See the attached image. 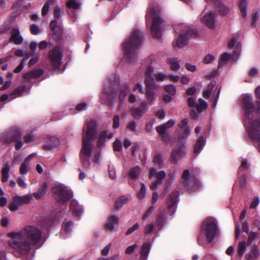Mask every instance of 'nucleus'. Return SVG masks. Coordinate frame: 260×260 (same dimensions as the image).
I'll list each match as a JSON object with an SVG mask.
<instances>
[{
	"label": "nucleus",
	"mask_w": 260,
	"mask_h": 260,
	"mask_svg": "<svg viewBox=\"0 0 260 260\" xmlns=\"http://www.w3.org/2000/svg\"><path fill=\"white\" fill-rule=\"evenodd\" d=\"M42 234L38 227L27 225L20 231L8 234L11 238L9 245L21 255H33L34 252L32 246L40 242Z\"/></svg>",
	"instance_id": "f257e3e1"
},
{
	"label": "nucleus",
	"mask_w": 260,
	"mask_h": 260,
	"mask_svg": "<svg viewBox=\"0 0 260 260\" xmlns=\"http://www.w3.org/2000/svg\"><path fill=\"white\" fill-rule=\"evenodd\" d=\"M97 122L92 120H87L83 128L82 147L80 153L82 164L85 168L94 167L100 159V153L93 152V144L91 141L97 135Z\"/></svg>",
	"instance_id": "f03ea898"
},
{
	"label": "nucleus",
	"mask_w": 260,
	"mask_h": 260,
	"mask_svg": "<svg viewBox=\"0 0 260 260\" xmlns=\"http://www.w3.org/2000/svg\"><path fill=\"white\" fill-rule=\"evenodd\" d=\"M161 10L158 7L151 6L147 9L145 18L147 24L152 22L150 28L153 38L159 39L166 27V22L160 16Z\"/></svg>",
	"instance_id": "7ed1b4c3"
},
{
	"label": "nucleus",
	"mask_w": 260,
	"mask_h": 260,
	"mask_svg": "<svg viewBox=\"0 0 260 260\" xmlns=\"http://www.w3.org/2000/svg\"><path fill=\"white\" fill-rule=\"evenodd\" d=\"M143 36L141 31L137 28L134 29L128 39L124 44L125 55L129 63H133L137 57V50L141 45Z\"/></svg>",
	"instance_id": "20e7f679"
},
{
	"label": "nucleus",
	"mask_w": 260,
	"mask_h": 260,
	"mask_svg": "<svg viewBox=\"0 0 260 260\" xmlns=\"http://www.w3.org/2000/svg\"><path fill=\"white\" fill-rule=\"evenodd\" d=\"M175 31L178 34L177 38L173 42V46L180 48H183L191 38L198 37L197 32L189 28L188 27L178 26L175 28Z\"/></svg>",
	"instance_id": "39448f33"
},
{
	"label": "nucleus",
	"mask_w": 260,
	"mask_h": 260,
	"mask_svg": "<svg viewBox=\"0 0 260 260\" xmlns=\"http://www.w3.org/2000/svg\"><path fill=\"white\" fill-rule=\"evenodd\" d=\"M241 47V44L239 42L238 38L233 37L228 43V47L230 49H235L233 54L231 55L226 52L223 53L218 63V68L223 67L230 58L233 61H235L240 54Z\"/></svg>",
	"instance_id": "423d86ee"
},
{
	"label": "nucleus",
	"mask_w": 260,
	"mask_h": 260,
	"mask_svg": "<svg viewBox=\"0 0 260 260\" xmlns=\"http://www.w3.org/2000/svg\"><path fill=\"white\" fill-rule=\"evenodd\" d=\"M154 69L153 67H149L145 72L147 79L145 81V86L146 88V96L148 103L152 104L154 101V90L157 88V84L154 82L152 76L153 74Z\"/></svg>",
	"instance_id": "0eeeda50"
},
{
	"label": "nucleus",
	"mask_w": 260,
	"mask_h": 260,
	"mask_svg": "<svg viewBox=\"0 0 260 260\" xmlns=\"http://www.w3.org/2000/svg\"><path fill=\"white\" fill-rule=\"evenodd\" d=\"M119 77L117 74H113L111 77H108L104 86V92L101 96L102 103H107L110 98L112 96L114 91V87L119 84Z\"/></svg>",
	"instance_id": "6e6552de"
},
{
	"label": "nucleus",
	"mask_w": 260,
	"mask_h": 260,
	"mask_svg": "<svg viewBox=\"0 0 260 260\" xmlns=\"http://www.w3.org/2000/svg\"><path fill=\"white\" fill-rule=\"evenodd\" d=\"M22 134L21 129L19 126H13L3 133L1 136L0 139L3 143L10 144L20 139Z\"/></svg>",
	"instance_id": "1a4fd4ad"
},
{
	"label": "nucleus",
	"mask_w": 260,
	"mask_h": 260,
	"mask_svg": "<svg viewBox=\"0 0 260 260\" xmlns=\"http://www.w3.org/2000/svg\"><path fill=\"white\" fill-rule=\"evenodd\" d=\"M258 240V235L256 232H251L248 235L247 246L249 247L250 252L246 254L245 258L246 260H253L256 258L259 255L258 249L256 246Z\"/></svg>",
	"instance_id": "9d476101"
},
{
	"label": "nucleus",
	"mask_w": 260,
	"mask_h": 260,
	"mask_svg": "<svg viewBox=\"0 0 260 260\" xmlns=\"http://www.w3.org/2000/svg\"><path fill=\"white\" fill-rule=\"evenodd\" d=\"M52 191L55 199L58 202L61 203L67 202L73 196L72 191L61 185L54 186Z\"/></svg>",
	"instance_id": "9b49d317"
},
{
	"label": "nucleus",
	"mask_w": 260,
	"mask_h": 260,
	"mask_svg": "<svg viewBox=\"0 0 260 260\" xmlns=\"http://www.w3.org/2000/svg\"><path fill=\"white\" fill-rule=\"evenodd\" d=\"M220 93V89H218V87L216 86V82L215 81H212L209 84L207 89L203 92V96L208 99L211 95V102L212 103V107L215 108L217 105V101L219 99Z\"/></svg>",
	"instance_id": "f8f14e48"
},
{
	"label": "nucleus",
	"mask_w": 260,
	"mask_h": 260,
	"mask_svg": "<svg viewBox=\"0 0 260 260\" xmlns=\"http://www.w3.org/2000/svg\"><path fill=\"white\" fill-rule=\"evenodd\" d=\"M202 229L203 231L205 232L208 241L211 242L217 231L215 219L212 217L207 218L203 222Z\"/></svg>",
	"instance_id": "ddd939ff"
},
{
	"label": "nucleus",
	"mask_w": 260,
	"mask_h": 260,
	"mask_svg": "<svg viewBox=\"0 0 260 260\" xmlns=\"http://www.w3.org/2000/svg\"><path fill=\"white\" fill-rule=\"evenodd\" d=\"M182 178L184 185L190 190L195 191L200 186L198 179L194 176L191 175L187 170L183 172Z\"/></svg>",
	"instance_id": "4468645a"
},
{
	"label": "nucleus",
	"mask_w": 260,
	"mask_h": 260,
	"mask_svg": "<svg viewBox=\"0 0 260 260\" xmlns=\"http://www.w3.org/2000/svg\"><path fill=\"white\" fill-rule=\"evenodd\" d=\"M32 199L31 194H25L22 196L16 195L13 198V202L10 203L9 208L11 211L17 210L23 204H28Z\"/></svg>",
	"instance_id": "2eb2a0df"
},
{
	"label": "nucleus",
	"mask_w": 260,
	"mask_h": 260,
	"mask_svg": "<svg viewBox=\"0 0 260 260\" xmlns=\"http://www.w3.org/2000/svg\"><path fill=\"white\" fill-rule=\"evenodd\" d=\"M251 127L248 129L249 136L251 140L256 141L260 151V118L254 121H250Z\"/></svg>",
	"instance_id": "dca6fc26"
},
{
	"label": "nucleus",
	"mask_w": 260,
	"mask_h": 260,
	"mask_svg": "<svg viewBox=\"0 0 260 260\" xmlns=\"http://www.w3.org/2000/svg\"><path fill=\"white\" fill-rule=\"evenodd\" d=\"M49 56L54 68H58L61 63L63 56L60 47L59 46L54 47L50 52Z\"/></svg>",
	"instance_id": "f3484780"
},
{
	"label": "nucleus",
	"mask_w": 260,
	"mask_h": 260,
	"mask_svg": "<svg viewBox=\"0 0 260 260\" xmlns=\"http://www.w3.org/2000/svg\"><path fill=\"white\" fill-rule=\"evenodd\" d=\"M166 176V174L164 171L157 172L156 169L152 168L150 171L149 178L152 179L153 177H155L157 180L152 183L150 186L151 189L154 190L158 186L160 185L162 183V179L165 178Z\"/></svg>",
	"instance_id": "a211bd4d"
},
{
	"label": "nucleus",
	"mask_w": 260,
	"mask_h": 260,
	"mask_svg": "<svg viewBox=\"0 0 260 260\" xmlns=\"http://www.w3.org/2000/svg\"><path fill=\"white\" fill-rule=\"evenodd\" d=\"M245 111L247 110L249 113H252L256 111L258 113H260V101H256L254 105L252 103V95L250 93L245 94Z\"/></svg>",
	"instance_id": "6ab92c4d"
},
{
	"label": "nucleus",
	"mask_w": 260,
	"mask_h": 260,
	"mask_svg": "<svg viewBox=\"0 0 260 260\" xmlns=\"http://www.w3.org/2000/svg\"><path fill=\"white\" fill-rule=\"evenodd\" d=\"M216 20V15L214 12H208L202 18V22L209 28H214Z\"/></svg>",
	"instance_id": "aec40b11"
},
{
	"label": "nucleus",
	"mask_w": 260,
	"mask_h": 260,
	"mask_svg": "<svg viewBox=\"0 0 260 260\" xmlns=\"http://www.w3.org/2000/svg\"><path fill=\"white\" fill-rule=\"evenodd\" d=\"M178 193L176 192H172L168 197L167 205L168 210L171 213L174 214L177 207Z\"/></svg>",
	"instance_id": "412c9836"
},
{
	"label": "nucleus",
	"mask_w": 260,
	"mask_h": 260,
	"mask_svg": "<svg viewBox=\"0 0 260 260\" xmlns=\"http://www.w3.org/2000/svg\"><path fill=\"white\" fill-rule=\"evenodd\" d=\"M147 111V106L146 103L143 102L137 108H133L131 110L132 116L135 119H138Z\"/></svg>",
	"instance_id": "4be33fe9"
},
{
	"label": "nucleus",
	"mask_w": 260,
	"mask_h": 260,
	"mask_svg": "<svg viewBox=\"0 0 260 260\" xmlns=\"http://www.w3.org/2000/svg\"><path fill=\"white\" fill-rule=\"evenodd\" d=\"M10 41L13 42L15 45L21 44L23 41V37L21 36L19 30L18 28H13L11 32Z\"/></svg>",
	"instance_id": "5701e85b"
},
{
	"label": "nucleus",
	"mask_w": 260,
	"mask_h": 260,
	"mask_svg": "<svg viewBox=\"0 0 260 260\" xmlns=\"http://www.w3.org/2000/svg\"><path fill=\"white\" fill-rule=\"evenodd\" d=\"M70 210L72 212L74 215L79 217L83 213V209L81 206L79 205L78 203L73 200L70 204Z\"/></svg>",
	"instance_id": "b1692460"
},
{
	"label": "nucleus",
	"mask_w": 260,
	"mask_h": 260,
	"mask_svg": "<svg viewBox=\"0 0 260 260\" xmlns=\"http://www.w3.org/2000/svg\"><path fill=\"white\" fill-rule=\"evenodd\" d=\"M70 210L72 212L74 215L79 217L83 213V209L81 206L79 205L78 203L73 200L70 204Z\"/></svg>",
	"instance_id": "393cba45"
},
{
	"label": "nucleus",
	"mask_w": 260,
	"mask_h": 260,
	"mask_svg": "<svg viewBox=\"0 0 260 260\" xmlns=\"http://www.w3.org/2000/svg\"><path fill=\"white\" fill-rule=\"evenodd\" d=\"M216 0H206L207 2H215L217 5V9L220 15H226L230 12V9L229 7L221 3L220 2H216Z\"/></svg>",
	"instance_id": "a878e982"
},
{
	"label": "nucleus",
	"mask_w": 260,
	"mask_h": 260,
	"mask_svg": "<svg viewBox=\"0 0 260 260\" xmlns=\"http://www.w3.org/2000/svg\"><path fill=\"white\" fill-rule=\"evenodd\" d=\"M129 91L130 88L127 85H124L121 87L119 95V99L120 103L117 106V109L119 111L121 110V103L123 102L125 96L129 92Z\"/></svg>",
	"instance_id": "bb28decb"
},
{
	"label": "nucleus",
	"mask_w": 260,
	"mask_h": 260,
	"mask_svg": "<svg viewBox=\"0 0 260 260\" xmlns=\"http://www.w3.org/2000/svg\"><path fill=\"white\" fill-rule=\"evenodd\" d=\"M167 63L172 71H177L180 68V61L176 57L169 58L167 59Z\"/></svg>",
	"instance_id": "cd10ccee"
},
{
	"label": "nucleus",
	"mask_w": 260,
	"mask_h": 260,
	"mask_svg": "<svg viewBox=\"0 0 260 260\" xmlns=\"http://www.w3.org/2000/svg\"><path fill=\"white\" fill-rule=\"evenodd\" d=\"M119 218L115 216L111 215L107 219V223L105 224V227L107 229L113 231L115 228V225L118 223Z\"/></svg>",
	"instance_id": "c85d7f7f"
},
{
	"label": "nucleus",
	"mask_w": 260,
	"mask_h": 260,
	"mask_svg": "<svg viewBox=\"0 0 260 260\" xmlns=\"http://www.w3.org/2000/svg\"><path fill=\"white\" fill-rule=\"evenodd\" d=\"M185 151L183 147L179 149H175L172 153L171 159L174 163H177L179 158L185 155Z\"/></svg>",
	"instance_id": "c756f323"
},
{
	"label": "nucleus",
	"mask_w": 260,
	"mask_h": 260,
	"mask_svg": "<svg viewBox=\"0 0 260 260\" xmlns=\"http://www.w3.org/2000/svg\"><path fill=\"white\" fill-rule=\"evenodd\" d=\"M150 243L149 242L144 243L142 246L140 253V259L141 260H146L150 252Z\"/></svg>",
	"instance_id": "7c9ffc66"
},
{
	"label": "nucleus",
	"mask_w": 260,
	"mask_h": 260,
	"mask_svg": "<svg viewBox=\"0 0 260 260\" xmlns=\"http://www.w3.org/2000/svg\"><path fill=\"white\" fill-rule=\"evenodd\" d=\"M43 74V71L41 69H37L27 73L24 75V78L29 80L32 78H37L40 77Z\"/></svg>",
	"instance_id": "2f4dec72"
},
{
	"label": "nucleus",
	"mask_w": 260,
	"mask_h": 260,
	"mask_svg": "<svg viewBox=\"0 0 260 260\" xmlns=\"http://www.w3.org/2000/svg\"><path fill=\"white\" fill-rule=\"evenodd\" d=\"M82 4L79 0H69L67 2V7L75 11L80 9Z\"/></svg>",
	"instance_id": "473e14b6"
},
{
	"label": "nucleus",
	"mask_w": 260,
	"mask_h": 260,
	"mask_svg": "<svg viewBox=\"0 0 260 260\" xmlns=\"http://www.w3.org/2000/svg\"><path fill=\"white\" fill-rule=\"evenodd\" d=\"M205 144V141L204 140V137L203 136H200L197 141L196 143V144L194 147V153H199L203 149L204 145Z\"/></svg>",
	"instance_id": "72a5a7b5"
},
{
	"label": "nucleus",
	"mask_w": 260,
	"mask_h": 260,
	"mask_svg": "<svg viewBox=\"0 0 260 260\" xmlns=\"http://www.w3.org/2000/svg\"><path fill=\"white\" fill-rule=\"evenodd\" d=\"M47 187V184L46 183H44L43 186L38 189L37 192L34 193V196L35 198L37 199H40L43 197L46 193Z\"/></svg>",
	"instance_id": "f704fd0d"
},
{
	"label": "nucleus",
	"mask_w": 260,
	"mask_h": 260,
	"mask_svg": "<svg viewBox=\"0 0 260 260\" xmlns=\"http://www.w3.org/2000/svg\"><path fill=\"white\" fill-rule=\"evenodd\" d=\"M128 201V198L125 196H122L118 198L115 202V208L119 210Z\"/></svg>",
	"instance_id": "c9c22d12"
},
{
	"label": "nucleus",
	"mask_w": 260,
	"mask_h": 260,
	"mask_svg": "<svg viewBox=\"0 0 260 260\" xmlns=\"http://www.w3.org/2000/svg\"><path fill=\"white\" fill-rule=\"evenodd\" d=\"M10 170V167L8 163H6L3 167L2 172V181L3 182H7L9 179V172Z\"/></svg>",
	"instance_id": "e433bc0d"
},
{
	"label": "nucleus",
	"mask_w": 260,
	"mask_h": 260,
	"mask_svg": "<svg viewBox=\"0 0 260 260\" xmlns=\"http://www.w3.org/2000/svg\"><path fill=\"white\" fill-rule=\"evenodd\" d=\"M156 231V228L153 223L147 224L144 229V233L145 235L149 237Z\"/></svg>",
	"instance_id": "4c0bfd02"
},
{
	"label": "nucleus",
	"mask_w": 260,
	"mask_h": 260,
	"mask_svg": "<svg viewBox=\"0 0 260 260\" xmlns=\"http://www.w3.org/2000/svg\"><path fill=\"white\" fill-rule=\"evenodd\" d=\"M50 141H54V144H51V143L45 145L44 146V149L46 151L51 150L52 149L56 147L59 144V141L58 139L55 137H51Z\"/></svg>",
	"instance_id": "58836bf2"
},
{
	"label": "nucleus",
	"mask_w": 260,
	"mask_h": 260,
	"mask_svg": "<svg viewBox=\"0 0 260 260\" xmlns=\"http://www.w3.org/2000/svg\"><path fill=\"white\" fill-rule=\"evenodd\" d=\"M159 210L160 211V213L156 219V224L158 226L161 228L164 226L165 223L166 217L162 213V210L160 209H159Z\"/></svg>",
	"instance_id": "ea45409f"
},
{
	"label": "nucleus",
	"mask_w": 260,
	"mask_h": 260,
	"mask_svg": "<svg viewBox=\"0 0 260 260\" xmlns=\"http://www.w3.org/2000/svg\"><path fill=\"white\" fill-rule=\"evenodd\" d=\"M55 2V0H48L47 3L43 6L42 10V15L45 16L47 15L50 6L53 5Z\"/></svg>",
	"instance_id": "a19ab883"
},
{
	"label": "nucleus",
	"mask_w": 260,
	"mask_h": 260,
	"mask_svg": "<svg viewBox=\"0 0 260 260\" xmlns=\"http://www.w3.org/2000/svg\"><path fill=\"white\" fill-rule=\"evenodd\" d=\"M140 172V168L138 166H136L131 169L129 171V176L132 179H136Z\"/></svg>",
	"instance_id": "79ce46f5"
},
{
	"label": "nucleus",
	"mask_w": 260,
	"mask_h": 260,
	"mask_svg": "<svg viewBox=\"0 0 260 260\" xmlns=\"http://www.w3.org/2000/svg\"><path fill=\"white\" fill-rule=\"evenodd\" d=\"M107 138V132L102 131L101 132L98 138L97 145L99 147H101L104 143Z\"/></svg>",
	"instance_id": "37998d69"
},
{
	"label": "nucleus",
	"mask_w": 260,
	"mask_h": 260,
	"mask_svg": "<svg viewBox=\"0 0 260 260\" xmlns=\"http://www.w3.org/2000/svg\"><path fill=\"white\" fill-rule=\"evenodd\" d=\"M243 253H244V242L241 241L238 244L236 260H241Z\"/></svg>",
	"instance_id": "c03bdc74"
},
{
	"label": "nucleus",
	"mask_w": 260,
	"mask_h": 260,
	"mask_svg": "<svg viewBox=\"0 0 260 260\" xmlns=\"http://www.w3.org/2000/svg\"><path fill=\"white\" fill-rule=\"evenodd\" d=\"M141 189L137 193L138 198L140 200L143 199L146 196V188L143 183H141Z\"/></svg>",
	"instance_id": "a18cd8bd"
},
{
	"label": "nucleus",
	"mask_w": 260,
	"mask_h": 260,
	"mask_svg": "<svg viewBox=\"0 0 260 260\" xmlns=\"http://www.w3.org/2000/svg\"><path fill=\"white\" fill-rule=\"evenodd\" d=\"M187 104L189 107L195 108L197 111L200 110L198 104L196 102L193 98H189L187 100Z\"/></svg>",
	"instance_id": "49530a36"
},
{
	"label": "nucleus",
	"mask_w": 260,
	"mask_h": 260,
	"mask_svg": "<svg viewBox=\"0 0 260 260\" xmlns=\"http://www.w3.org/2000/svg\"><path fill=\"white\" fill-rule=\"evenodd\" d=\"M23 139L25 143L28 144L35 141L36 136L32 133H29L24 136Z\"/></svg>",
	"instance_id": "de8ad7c7"
},
{
	"label": "nucleus",
	"mask_w": 260,
	"mask_h": 260,
	"mask_svg": "<svg viewBox=\"0 0 260 260\" xmlns=\"http://www.w3.org/2000/svg\"><path fill=\"white\" fill-rule=\"evenodd\" d=\"M259 11L258 10H255L252 13V22L251 25L253 27L256 26V22L258 20L259 18Z\"/></svg>",
	"instance_id": "09e8293b"
},
{
	"label": "nucleus",
	"mask_w": 260,
	"mask_h": 260,
	"mask_svg": "<svg viewBox=\"0 0 260 260\" xmlns=\"http://www.w3.org/2000/svg\"><path fill=\"white\" fill-rule=\"evenodd\" d=\"M155 79L158 81H162L168 78V76L162 73H156L154 74Z\"/></svg>",
	"instance_id": "8fccbe9b"
},
{
	"label": "nucleus",
	"mask_w": 260,
	"mask_h": 260,
	"mask_svg": "<svg viewBox=\"0 0 260 260\" xmlns=\"http://www.w3.org/2000/svg\"><path fill=\"white\" fill-rule=\"evenodd\" d=\"M198 104L200 109V110L197 111L199 113L202 112L203 110L207 109L208 107L207 102L202 99H199V103Z\"/></svg>",
	"instance_id": "3c124183"
},
{
	"label": "nucleus",
	"mask_w": 260,
	"mask_h": 260,
	"mask_svg": "<svg viewBox=\"0 0 260 260\" xmlns=\"http://www.w3.org/2000/svg\"><path fill=\"white\" fill-rule=\"evenodd\" d=\"M166 92L171 95H174L176 93V88L174 85L172 84H169L165 87Z\"/></svg>",
	"instance_id": "603ef678"
},
{
	"label": "nucleus",
	"mask_w": 260,
	"mask_h": 260,
	"mask_svg": "<svg viewBox=\"0 0 260 260\" xmlns=\"http://www.w3.org/2000/svg\"><path fill=\"white\" fill-rule=\"evenodd\" d=\"M25 87L23 86H22L20 87H18L16 88L11 94L10 95H15L16 96H20L21 93L23 92L24 90Z\"/></svg>",
	"instance_id": "864d4df0"
},
{
	"label": "nucleus",
	"mask_w": 260,
	"mask_h": 260,
	"mask_svg": "<svg viewBox=\"0 0 260 260\" xmlns=\"http://www.w3.org/2000/svg\"><path fill=\"white\" fill-rule=\"evenodd\" d=\"M140 228V225L138 223L135 224L133 226L129 228L126 232L125 234L128 235L138 230Z\"/></svg>",
	"instance_id": "5fc2aeb1"
},
{
	"label": "nucleus",
	"mask_w": 260,
	"mask_h": 260,
	"mask_svg": "<svg viewBox=\"0 0 260 260\" xmlns=\"http://www.w3.org/2000/svg\"><path fill=\"white\" fill-rule=\"evenodd\" d=\"M153 161L156 165H161L163 164L164 159L160 154H156L154 156Z\"/></svg>",
	"instance_id": "6e6d98bb"
},
{
	"label": "nucleus",
	"mask_w": 260,
	"mask_h": 260,
	"mask_svg": "<svg viewBox=\"0 0 260 260\" xmlns=\"http://www.w3.org/2000/svg\"><path fill=\"white\" fill-rule=\"evenodd\" d=\"M122 148V143L120 140H116L113 143V149L115 151H120Z\"/></svg>",
	"instance_id": "4d7b16f0"
},
{
	"label": "nucleus",
	"mask_w": 260,
	"mask_h": 260,
	"mask_svg": "<svg viewBox=\"0 0 260 260\" xmlns=\"http://www.w3.org/2000/svg\"><path fill=\"white\" fill-rule=\"evenodd\" d=\"M73 223L71 221H67L64 222V230L67 233H69L71 231Z\"/></svg>",
	"instance_id": "13d9d810"
},
{
	"label": "nucleus",
	"mask_w": 260,
	"mask_h": 260,
	"mask_svg": "<svg viewBox=\"0 0 260 260\" xmlns=\"http://www.w3.org/2000/svg\"><path fill=\"white\" fill-rule=\"evenodd\" d=\"M29 164L23 162L20 168V173L22 175L26 174L28 172L27 167Z\"/></svg>",
	"instance_id": "bf43d9fd"
},
{
	"label": "nucleus",
	"mask_w": 260,
	"mask_h": 260,
	"mask_svg": "<svg viewBox=\"0 0 260 260\" xmlns=\"http://www.w3.org/2000/svg\"><path fill=\"white\" fill-rule=\"evenodd\" d=\"M215 59L214 56L210 54H207L203 59V62L205 64H208L212 62Z\"/></svg>",
	"instance_id": "052dcab7"
},
{
	"label": "nucleus",
	"mask_w": 260,
	"mask_h": 260,
	"mask_svg": "<svg viewBox=\"0 0 260 260\" xmlns=\"http://www.w3.org/2000/svg\"><path fill=\"white\" fill-rule=\"evenodd\" d=\"M166 130L167 129L165 128L163 124L158 126L156 127V131L159 135L162 136L164 139H165V136L164 135L166 133Z\"/></svg>",
	"instance_id": "680f3d73"
},
{
	"label": "nucleus",
	"mask_w": 260,
	"mask_h": 260,
	"mask_svg": "<svg viewBox=\"0 0 260 260\" xmlns=\"http://www.w3.org/2000/svg\"><path fill=\"white\" fill-rule=\"evenodd\" d=\"M155 209V207L151 206L149 208V209L144 213L142 216V219L143 220H146L149 215L151 214V213Z\"/></svg>",
	"instance_id": "e2e57ef3"
},
{
	"label": "nucleus",
	"mask_w": 260,
	"mask_h": 260,
	"mask_svg": "<svg viewBox=\"0 0 260 260\" xmlns=\"http://www.w3.org/2000/svg\"><path fill=\"white\" fill-rule=\"evenodd\" d=\"M60 9L58 6L55 7L53 12L54 18L55 20H58L60 17Z\"/></svg>",
	"instance_id": "0e129e2a"
},
{
	"label": "nucleus",
	"mask_w": 260,
	"mask_h": 260,
	"mask_svg": "<svg viewBox=\"0 0 260 260\" xmlns=\"http://www.w3.org/2000/svg\"><path fill=\"white\" fill-rule=\"evenodd\" d=\"M52 224V221L50 219H46L42 222L41 225L46 229H48L51 226Z\"/></svg>",
	"instance_id": "69168bd1"
},
{
	"label": "nucleus",
	"mask_w": 260,
	"mask_h": 260,
	"mask_svg": "<svg viewBox=\"0 0 260 260\" xmlns=\"http://www.w3.org/2000/svg\"><path fill=\"white\" fill-rule=\"evenodd\" d=\"M26 63V60L25 59H22L20 63L18 65V66L15 69L14 72L16 73H18L21 71V70L23 69Z\"/></svg>",
	"instance_id": "338daca9"
},
{
	"label": "nucleus",
	"mask_w": 260,
	"mask_h": 260,
	"mask_svg": "<svg viewBox=\"0 0 260 260\" xmlns=\"http://www.w3.org/2000/svg\"><path fill=\"white\" fill-rule=\"evenodd\" d=\"M137 247L138 245L136 244L129 246L126 248L125 252L127 254H130L132 253Z\"/></svg>",
	"instance_id": "774afa93"
}]
</instances>
